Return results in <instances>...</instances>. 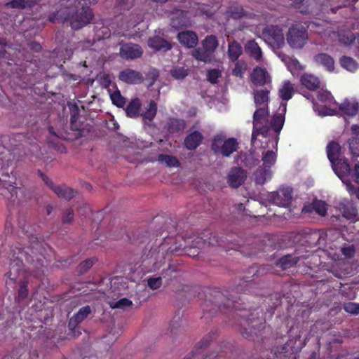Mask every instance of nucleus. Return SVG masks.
<instances>
[{
  "label": "nucleus",
  "instance_id": "f257e3e1",
  "mask_svg": "<svg viewBox=\"0 0 359 359\" xmlns=\"http://www.w3.org/2000/svg\"><path fill=\"white\" fill-rule=\"evenodd\" d=\"M218 290L210 291L209 299L205 300L202 308L204 313L215 314L217 311L226 309L231 313L235 319V325L238 327L241 335L246 339L255 340L263 336L265 327V320L263 317L262 309L259 307L247 309L242 307L241 298L230 294L231 298Z\"/></svg>",
  "mask_w": 359,
  "mask_h": 359
},
{
  "label": "nucleus",
  "instance_id": "f03ea898",
  "mask_svg": "<svg viewBox=\"0 0 359 359\" xmlns=\"http://www.w3.org/2000/svg\"><path fill=\"white\" fill-rule=\"evenodd\" d=\"M45 250L42 243L38 240L25 248L20 243L11 246L8 255L9 271L6 273L8 280L6 283L7 285L15 283L20 275L23 276L24 280L20 282L16 297L18 302L25 299L28 296L27 273H29L37 278H41L44 274V263L47 260Z\"/></svg>",
  "mask_w": 359,
  "mask_h": 359
},
{
  "label": "nucleus",
  "instance_id": "7ed1b4c3",
  "mask_svg": "<svg viewBox=\"0 0 359 359\" xmlns=\"http://www.w3.org/2000/svg\"><path fill=\"white\" fill-rule=\"evenodd\" d=\"M13 156L11 149L0 142V195L9 201L13 205L19 204L21 199L18 194H22L23 190L16 185V175L13 172Z\"/></svg>",
  "mask_w": 359,
  "mask_h": 359
},
{
  "label": "nucleus",
  "instance_id": "20e7f679",
  "mask_svg": "<svg viewBox=\"0 0 359 359\" xmlns=\"http://www.w3.org/2000/svg\"><path fill=\"white\" fill-rule=\"evenodd\" d=\"M94 14L90 8V0H75L73 5L62 8L48 16L51 22H69L71 27L79 30L91 23Z\"/></svg>",
  "mask_w": 359,
  "mask_h": 359
},
{
  "label": "nucleus",
  "instance_id": "39448f33",
  "mask_svg": "<svg viewBox=\"0 0 359 359\" xmlns=\"http://www.w3.org/2000/svg\"><path fill=\"white\" fill-rule=\"evenodd\" d=\"M309 39L306 28L301 24H294L287 33V41L292 48H302Z\"/></svg>",
  "mask_w": 359,
  "mask_h": 359
},
{
  "label": "nucleus",
  "instance_id": "423d86ee",
  "mask_svg": "<svg viewBox=\"0 0 359 359\" xmlns=\"http://www.w3.org/2000/svg\"><path fill=\"white\" fill-rule=\"evenodd\" d=\"M214 335L215 333H210L208 337L203 338L196 344L195 350L192 351L190 354L186 355L183 359H222L224 357L223 351L219 353H217L216 355L212 353L207 355L205 353V349L212 340Z\"/></svg>",
  "mask_w": 359,
  "mask_h": 359
},
{
  "label": "nucleus",
  "instance_id": "0eeeda50",
  "mask_svg": "<svg viewBox=\"0 0 359 359\" xmlns=\"http://www.w3.org/2000/svg\"><path fill=\"white\" fill-rule=\"evenodd\" d=\"M263 36L271 46L280 48L285 44L283 30L277 25H267L262 31Z\"/></svg>",
  "mask_w": 359,
  "mask_h": 359
},
{
  "label": "nucleus",
  "instance_id": "6e6552de",
  "mask_svg": "<svg viewBox=\"0 0 359 359\" xmlns=\"http://www.w3.org/2000/svg\"><path fill=\"white\" fill-rule=\"evenodd\" d=\"M286 109L287 103L281 102L278 109L279 112L273 114V116L271 118L270 121L269 120L267 124V133L269 132L270 130H273L276 134V137L275 138L276 146L278 144V142L279 140L278 135L280 134L284 126Z\"/></svg>",
  "mask_w": 359,
  "mask_h": 359
},
{
  "label": "nucleus",
  "instance_id": "1a4fd4ad",
  "mask_svg": "<svg viewBox=\"0 0 359 359\" xmlns=\"http://www.w3.org/2000/svg\"><path fill=\"white\" fill-rule=\"evenodd\" d=\"M292 189L283 187L269 194V200L276 205L280 207H288L292 201Z\"/></svg>",
  "mask_w": 359,
  "mask_h": 359
},
{
  "label": "nucleus",
  "instance_id": "9d476101",
  "mask_svg": "<svg viewBox=\"0 0 359 359\" xmlns=\"http://www.w3.org/2000/svg\"><path fill=\"white\" fill-rule=\"evenodd\" d=\"M269 111V107L257 108L253 114V126L255 131H267Z\"/></svg>",
  "mask_w": 359,
  "mask_h": 359
},
{
  "label": "nucleus",
  "instance_id": "9b49d317",
  "mask_svg": "<svg viewBox=\"0 0 359 359\" xmlns=\"http://www.w3.org/2000/svg\"><path fill=\"white\" fill-rule=\"evenodd\" d=\"M143 54L142 48L135 43H126L120 48V55L125 60H134L140 57Z\"/></svg>",
  "mask_w": 359,
  "mask_h": 359
},
{
  "label": "nucleus",
  "instance_id": "f8f14e48",
  "mask_svg": "<svg viewBox=\"0 0 359 359\" xmlns=\"http://www.w3.org/2000/svg\"><path fill=\"white\" fill-rule=\"evenodd\" d=\"M247 177L246 172L241 167H233L227 176V182L233 188L239 187Z\"/></svg>",
  "mask_w": 359,
  "mask_h": 359
},
{
  "label": "nucleus",
  "instance_id": "ddd939ff",
  "mask_svg": "<svg viewBox=\"0 0 359 359\" xmlns=\"http://www.w3.org/2000/svg\"><path fill=\"white\" fill-rule=\"evenodd\" d=\"M250 79L255 86H263L271 82V76L266 69L259 67L253 69Z\"/></svg>",
  "mask_w": 359,
  "mask_h": 359
},
{
  "label": "nucleus",
  "instance_id": "4468645a",
  "mask_svg": "<svg viewBox=\"0 0 359 359\" xmlns=\"http://www.w3.org/2000/svg\"><path fill=\"white\" fill-rule=\"evenodd\" d=\"M118 79L128 84L140 83L143 81V76L140 72L130 68L121 71Z\"/></svg>",
  "mask_w": 359,
  "mask_h": 359
},
{
  "label": "nucleus",
  "instance_id": "2eb2a0df",
  "mask_svg": "<svg viewBox=\"0 0 359 359\" xmlns=\"http://www.w3.org/2000/svg\"><path fill=\"white\" fill-rule=\"evenodd\" d=\"M148 46L156 51L167 52L172 48V44L165 39L155 35L148 39Z\"/></svg>",
  "mask_w": 359,
  "mask_h": 359
},
{
  "label": "nucleus",
  "instance_id": "dca6fc26",
  "mask_svg": "<svg viewBox=\"0 0 359 359\" xmlns=\"http://www.w3.org/2000/svg\"><path fill=\"white\" fill-rule=\"evenodd\" d=\"M177 39L184 47L188 48H194L198 41L197 34L190 30L182 31L178 33Z\"/></svg>",
  "mask_w": 359,
  "mask_h": 359
},
{
  "label": "nucleus",
  "instance_id": "f3484780",
  "mask_svg": "<svg viewBox=\"0 0 359 359\" xmlns=\"http://www.w3.org/2000/svg\"><path fill=\"white\" fill-rule=\"evenodd\" d=\"M339 210L343 215L347 219H353L358 215V209L352 201L343 199L339 203Z\"/></svg>",
  "mask_w": 359,
  "mask_h": 359
},
{
  "label": "nucleus",
  "instance_id": "a211bd4d",
  "mask_svg": "<svg viewBox=\"0 0 359 359\" xmlns=\"http://www.w3.org/2000/svg\"><path fill=\"white\" fill-rule=\"evenodd\" d=\"M2 359H39L36 351H31L25 347L13 350L11 355L4 356Z\"/></svg>",
  "mask_w": 359,
  "mask_h": 359
},
{
  "label": "nucleus",
  "instance_id": "6ab92c4d",
  "mask_svg": "<svg viewBox=\"0 0 359 359\" xmlns=\"http://www.w3.org/2000/svg\"><path fill=\"white\" fill-rule=\"evenodd\" d=\"M92 312L90 306L81 307L69 320V330H74L79 323L83 321Z\"/></svg>",
  "mask_w": 359,
  "mask_h": 359
},
{
  "label": "nucleus",
  "instance_id": "aec40b11",
  "mask_svg": "<svg viewBox=\"0 0 359 359\" xmlns=\"http://www.w3.org/2000/svg\"><path fill=\"white\" fill-rule=\"evenodd\" d=\"M244 49L247 55L257 62H259L262 58V51L258 43L255 40L252 39L248 41L245 46Z\"/></svg>",
  "mask_w": 359,
  "mask_h": 359
},
{
  "label": "nucleus",
  "instance_id": "412c9836",
  "mask_svg": "<svg viewBox=\"0 0 359 359\" xmlns=\"http://www.w3.org/2000/svg\"><path fill=\"white\" fill-rule=\"evenodd\" d=\"M270 90L267 88L254 90V102L257 108L269 107Z\"/></svg>",
  "mask_w": 359,
  "mask_h": 359
},
{
  "label": "nucleus",
  "instance_id": "4be33fe9",
  "mask_svg": "<svg viewBox=\"0 0 359 359\" xmlns=\"http://www.w3.org/2000/svg\"><path fill=\"white\" fill-rule=\"evenodd\" d=\"M332 167L334 172L339 177L349 175L351 171L348 161L345 158H341L339 157L337 160L334 161V163H332Z\"/></svg>",
  "mask_w": 359,
  "mask_h": 359
},
{
  "label": "nucleus",
  "instance_id": "5701e85b",
  "mask_svg": "<svg viewBox=\"0 0 359 359\" xmlns=\"http://www.w3.org/2000/svg\"><path fill=\"white\" fill-rule=\"evenodd\" d=\"M327 204L321 200H314L309 205H305L302 209V212L310 213L316 212L318 215L324 217L327 214Z\"/></svg>",
  "mask_w": 359,
  "mask_h": 359
},
{
  "label": "nucleus",
  "instance_id": "b1692460",
  "mask_svg": "<svg viewBox=\"0 0 359 359\" xmlns=\"http://www.w3.org/2000/svg\"><path fill=\"white\" fill-rule=\"evenodd\" d=\"M313 60L317 65L324 67L328 72H332L334 69V60L327 53H318L313 57Z\"/></svg>",
  "mask_w": 359,
  "mask_h": 359
},
{
  "label": "nucleus",
  "instance_id": "393cba45",
  "mask_svg": "<svg viewBox=\"0 0 359 359\" xmlns=\"http://www.w3.org/2000/svg\"><path fill=\"white\" fill-rule=\"evenodd\" d=\"M203 139V136L200 132L194 131L185 137L184 146L188 150H195L201 144Z\"/></svg>",
  "mask_w": 359,
  "mask_h": 359
},
{
  "label": "nucleus",
  "instance_id": "a878e982",
  "mask_svg": "<svg viewBox=\"0 0 359 359\" xmlns=\"http://www.w3.org/2000/svg\"><path fill=\"white\" fill-rule=\"evenodd\" d=\"M339 109L344 114L350 116H354L358 112L359 104L356 101L345 100L342 103L339 104Z\"/></svg>",
  "mask_w": 359,
  "mask_h": 359
},
{
  "label": "nucleus",
  "instance_id": "bb28decb",
  "mask_svg": "<svg viewBox=\"0 0 359 359\" xmlns=\"http://www.w3.org/2000/svg\"><path fill=\"white\" fill-rule=\"evenodd\" d=\"M243 53V48L241 45L236 41L229 43L227 55L229 59L235 62Z\"/></svg>",
  "mask_w": 359,
  "mask_h": 359
},
{
  "label": "nucleus",
  "instance_id": "cd10ccee",
  "mask_svg": "<svg viewBox=\"0 0 359 359\" xmlns=\"http://www.w3.org/2000/svg\"><path fill=\"white\" fill-rule=\"evenodd\" d=\"M301 83L310 90H316L320 86L319 79L312 74H304L300 79Z\"/></svg>",
  "mask_w": 359,
  "mask_h": 359
},
{
  "label": "nucleus",
  "instance_id": "c85d7f7f",
  "mask_svg": "<svg viewBox=\"0 0 359 359\" xmlns=\"http://www.w3.org/2000/svg\"><path fill=\"white\" fill-rule=\"evenodd\" d=\"M228 15L235 20H238L242 18H252L255 15L254 13L248 12L241 6H231L227 11Z\"/></svg>",
  "mask_w": 359,
  "mask_h": 359
},
{
  "label": "nucleus",
  "instance_id": "c756f323",
  "mask_svg": "<svg viewBox=\"0 0 359 359\" xmlns=\"http://www.w3.org/2000/svg\"><path fill=\"white\" fill-rule=\"evenodd\" d=\"M222 146L223 147L219 154L227 157L237 151L238 148V142L236 138L230 137L226 140Z\"/></svg>",
  "mask_w": 359,
  "mask_h": 359
},
{
  "label": "nucleus",
  "instance_id": "7c9ffc66",
  "mask_svg": "<svg viewBox=\"0 0 359 359\" xmlns=\"http://www.w3.org/2000/svg\"><path fill=\"white\" fill-rule=\"evenodd\" d=\"M142 104L139 98H135L128 104L126 113L128 117L137 118L141 115L140 113Z\"/></svg>",
  "mask_w": 359,
  "mask_h": 359
},
{
  "label": "nucleus",
  "instance_id": "2f4dec72",
  "mask_svg": "<svg viewBox=\"0 0 359 359\" xmlns=\"http://www.w3.org/2000/svg\"><path fill=\"white\" fill-rule=\"evenodd\" d=\"M326 150L327 158L331 163H334V161L340 157L341 146L338 142L331 141L327 145Z\"/></svg>",
  "mask_w": 359,
  "mask_h": 359
},
{
  "label": "nucleus",
  "instance_id": "473e14b6",
  "mask_svg": "<svg viewBox=\"0 0 359 359\" xmlns=\"http://www.w3.org/2000/svg\"><path fill=\"white\" fill-rule=\"evenodd\" d=\"M299 257H294L291 255H286L280 257L276 262V266L283 270H286L294 266L299 262Z\"/></svg>",
  "mask_w": 359,
  "mask_h": 359
},
{
  "label": "nucleus",
  "instance_id": "72a5a7b5",
  "mask_svg": "<svg viewBox=\"0 0 359 359\" xmlns=\"http://www.w3.org/2000/svg\"><path fill=\"white\" fill-rule=\"evenodd\" d=\"M53 191L60 198H65L66 200L72 199L76 194V191L66 185L56 186Z\"/></svg>",
  "mask_w": 359,
  "mask_h": 359
},
{
  "label": "nucleus",
  "instance_id": "f704fd0d",
  "mask_svg": "<svg viewBox=\"0 0 359 359\" xmlns=\"http://www.w3.org/2000/svg\"><path fill=\"white\" fill-rule=\"evenodd\" d=\"M192 55L196 60L203 62H210L213 57V55L203 46L195 48Z\"/></svg>",
  "mask_w": 359,
  "mask_h": 359
},
{
  "label": "nucleus",
  "instance_id": "c9c22d12",
  "mask_svg": "<svg viewBox=\"0 0 359 359\" xmlns=\"http://www.w3.org/2000/svg\"><path fill=\"white\" fill-rule=\"evenodd\" d=\"M255 182L257 184H264L267 179L271 178V172L268 168L264 166L258 168L254 174Z\"/></svg>",
  "mask_w": 359,
  "mask_h": 359
},
{
  "label": "nucleus",
  "instance_id": "e433bc0d",
  "mask_svg": "<svg viewBox=\"0 0 359 359\" xmlns=\"http://www.w3.org/2000/svg\"><path fill=\"white\" fill-rule=\"evenodd\" d=\"M196 245L194 248H199L201 245L208 243V245H222L223 241L217 233L212 234L208 239H203L202 238H197Z\"/></svg>",
  "mask_w": 359,
  "mask_h": 359
},
{
  "label": "nucleus",
  "instance_id": "4c0bfd02",
  "mask_svg": "<svg viewBox=\"0 0 359 359\" xmlns=\"http://www.w3.org/2000/svg\"><path fill=\"white\" fill-rule=\"evenodd\" d=\"M157 114V103L154 100H150L145 111L141 114L144 120L151 121Z\"/></svg>",
  "mask_w": 359,
  "mask_h": 359
},
{
  "label": "nucleus",
  "instance_id": "58836bf2",
  "mask_svg": "<svg viewBox=\"0 0 359 359\" xmlns=\"http://www.w3.org/2000/svg\"><path fill=\"white\" fill-rule=\"evenodd\" d=\"M339 62L344 69L352 72L356 71L359 67L358 62L353 58L348 56H342L339 60Z\"/></svg>",
  "mask_w": 359,
  "mask_h": 359
},
{
  "label": "nucleus",
  "instance_id": "ea45409f",
  "mask_svg": "<svg viewBox=\"0 0 359 359\" xmlns=\"http://www.w3.org/2000/svg\"><path fill=\"white\" fill-rule=\"evenodd\" d=\"M202 46L213 55L218 46V40L215 35H208L202 42Z\"/></svg>",
  "mask_w": 359,
  "mask_h": 359
},
{
  "label": "nucleus",
  "instance_id": "a19ab883",
  "mask_svg": "<svg viewBox=\"0 0 359 359\" xmlns=\"http://www.w3.org/2000/svg\"><path fill=\"white\" fill-rule=\"evenodd\" d=\"M294 94V88L290 81H285L279 90L280 97L285 101L290 100Z\"/></svg>",
  "mask_w": 359,
  "mask_h": 359
},
{
  "label": "nucleus",
  "instance_id": "79ce46f5",
  "mask_svg": "<svg viewBox=\"0 0 359 359\" xmlns=\"http://www.w3.org/2000/svg\"><path fill=\"white\" fill-rule=\"evenodd\" d=\"M157 160L158 162L165 164V165L169 168L179 167L180 165L179 160L171 155L161 154L158 156Z\"/></svg>",
  "mask_w": 359,
  "mask_h": 359
},
{
  "label": "nucleus",
  "instance_id": "37998d69",
  "mask_svg": "<svg viewBox=\"0 0 359 359\" xmlns=\"http://www.w3.org/2000/svg\"><path fill=\"white\" fill-rule=\"evenodd\" d=\"M179 11V16L172 18L171 20V25L175 28L182 27L184 26H186L189 22V19L187 17V12L182 10Z\"/></svg>",
  "mask_w": 359,
  "mask_h": 359
},
{
  "label": "nucleus",
  "instance_id": "c03bdc74",
  "mask_svg": "<svg viewBox=\"0 0 359 359\" xmlns=\"http://www.w3.org/2000/svg\"><path fill=\"white\" fill-rule=\"evenodd\" d=\"M185 127V122L183 119L172 118L168 124V130L170 133H178L183 130Z\"/></svg>",
  "mask_w": 359,
  "mask_h": 359
},
{
  "label": "nucleus",
  "instance_id": "a18cd8bd",
  "mask_svg": "<svg viewBox=\"0 0 359 359\" xmlns=\"http://www.w3.org/2000/svg\"><path fill=\"white\" fill-rule=\"evenodd\" d=\"M276 157H277L276 154L273 151L268 150L266 152H264L262 154V161H263L262 166L271 169V168L276 163Z\"/></svg>",
  "mask_w": 359,
  "mask_h": 359
},
{
  "label": "nucleus",
  "instance_id": "49530a36",
  "mask_svg": "<svg viewBox=\"0 0 359 359\" xmlns=\"http://www.w3.org/2000/svg\"><path fill=\"white\" fill-rule=\"evenodd\" d=\"M226 140L225 135L222 134H218L214 137L211 144V149L215 154L219 153Z\"/></svg>",
  "mask_w": 359,
  "mask_h": 359
},
{
  "label": "nucleus",
  "instance_id": "de8ad7c7",
  "mask_svg": "<svg viewBox=\"0 0 359 359\" xmlns=\"http://www.w3.org/2000/svg\"><path fill=\"white\" fill-rule=\"evenodd\" d=\"M254 278L249 279V277H245L241 279V283H239L236 290L237 292H250V289L254 285Z\"/></svg>",
  "mask_w": 359,
  "mask_h": 359
},
{
  "label": "nucleus",
  "instance_id": "09e8293b",
  "mask_svg": "<svg viewBox=\"0 0 359 359\" xmlns=\"http://www.w3.org/2000/svg\"><path fill=\"white\" fill-rule=\"evenodd\" d=\"M96 261L95 258H90L81 262L77 266V272L79 274L86 273L93 266Z\"/></svg>",
  "mask_w": 359,
  "mask_h": 359
},
{
  "label": "nucleus",
  "instance_id": "8fccbe9b",
  "mask_svg": "<svg viewBox=\"0 0 359 359\" xmlns=\"http://www.w3.org/2000/svg\"><path fill=\"white\" fill-rule=\"evenodd\" d=\"M247 69V65L243 60L236 61L234 68L233 69V75L242 77Z\"/></svg>",
  "mask_w": 359,
  "mask_h": 359
},
{
  "label": "nucleus",
  "instance_id": "3c124183",
  "mask_svg": "<svg viewBox=\"0 0 359 359\" xmlns=\"http://www.w3.org/2000/svg\"><path fill=\"white\" fill-rule=\"evenodd\" d=\"M170 74L176 79H183L188 75V69L184 67H175L170 70Z\"/></svg>",
  "mask_w": 359,
  "mask_h": 359
},
{
  "label": "nucleus",
  "instance_id": "603ef678",
  "mask_svg": "<svg viewBox=\"0 0 359 359\" xmlns=\"http://www.w3.org/2000/svg\"><path fill=\"white\" fill-rule=\"evenodd\" d=\"M4 6L8 8H15L20 10L28 8L25 0H10L4 4Z\"/></svg>",
  "mask_w": 359,
  "mask_h": 359
},
{
  "label": "nucleus",
  "instance_id": "864d4df0",
  "mask_svg": "<svg viewBox=\"0 0 359 359\" xmlns=\"http://www.w3.org/2000/svg\"><path fill=\"white\" fill-rule=\"evenodd\" d=\"M110 97L112 103L118 107H123L126 104V99L121 95L118 90L111 94Z\"/></svg>",
  "mask_w": 359,
  "mask_h": 359
},
{
  "label": "nucleus",
  "instance_id": "5fc2aeb1",
  "mask_svg": "<svg viewBox=\"0 0 359 359\" xmlns=\"http://www.w3.org/2000/svg\"><path fill=\"white\" fill-rule=\"evenodd\" d=\"M133 302L128 298H121L119 300L115 302L113 304H111V307L113 309H126L128 307L131 306Z\"/></svg>",
  "mask_w": 359,
  "mask_h": 359
},
{
  "label": "nucleus",
  "instance_id": "6e6d98bb",
  "mask_svg": "<svg viewBox=\"0 0 359 359\" xmlns=\"http://www.w3.org/2000/svg\"><path fill=\"white\" fill-rule=\"evenodd\" d=\"M221 76L219 70L216 69H210L207 72V80L212 83L216 84L218 83V79Z\"/></svg>",
  "mask_w": 359,
  "mask_h": 359
},
{
  "label": "nucleus",
  "instance_id": "4d7b16f0",
  "mask_svg": "<svg viewBox=\"0 0 359 359\" xmlns=\"http://www.w3.org/2000/svg\"><path fill=\"white\" fill-rule=\"evenodd\" d=\"M349 148L354 156H359V137H352L348 140Z\"/></svg>",
  "mask_w": 359,
  "mask_h": 359
},
{
  "label": "nucleus",
  "instance_id": "13d9d810",
  "mask_svg": "<svg viewBox=\"0 0 359 359\" xmlns=\"http://www.w3.org/2000/svg\"><path fill=\"white\" fill-rule=\"evenodd\" d=\"M344 310L351 314H359V304L355 302H348L344 304Z\"/></svg>",
  "mask_w": 359,
  "mask_h": 359
},
{
  "label": "nucleus",
  "instance_id": "bf43d9fd",
  "mask_svg": "<svg viewBox=\"0 0 359 359\" xmlns=\"http://www.w3.org/2000/svg\"><path fill=\"white\" fill-rule=\"evenodd\" d=\"M147 284L151 290L158 289L162 285V278L161 277L149 278L147 280Z\"/></svg>",
  "mask_w": 359,
  "mask_h": 359
},
{
  "label": "nucleus",
  "instance_id": "052dcab7",
  "mask_svg": "<svg viewBox=\"0 0 359 359\" xmlns=\"http://www.w3.org/2000/svg\"><path fill=\"white\" fill-rule=\"evenodd\" d=\"M4 313L0 314V325L3 326L2 330H6L8 327H11L13 325V314L8 313V320L5 322L4 321Z\"/></svg>",
  "mask_w": 359,
  "mask_h": 359
},
{
  "label": "nucleus",
  "instance_id": "680f3d73",
  "mask_svg": "<svg viewBox=\"0 0 359 359\" xmlns=\"http://www.w3.org/2000/svg\"><path fill=\"white\" fill-rule=\"evenodd\" d=\"M341 252L343 255H344L347 258H351L354 256L355 252V248L353 245L344 246L341 249Z\"/></svg>",
  "mask_w": 359,
  "mask_h": 359
},
{
  "label": "nucleus",
  "instance_id": "e2e57ef3",
  "mask_svg": "<svg viewBox=\"0 0 359 359\" xmlns=\"http://www.w3.org/2000/svg\"><path fill=\"white\" fill-rule=\"evenodd\" d=\"M331 93L327 90H320L317 93V98L321 102H327L330 100Z\"/></svg>",
  "mask_w": 359,
  "mask_h": 359
},
{
  "label": "nucleus",
  "instance_id": "0e129e2a",
  "mask_svg": "<svg viewBox=\"0 0 359 359\" xmlns=\"http://www.w3.org/2000/svg\"><path fill=\"white\" fill-rule=\"evenodd\" d=\"M74 219V211L72 208H68L63 213L62 217V223H71Z\"/></svg>",
  "mask_w": 359,
  "mask_h": 359
},
{
  "label": "nucleus",
  "instance_id": "69168bd1",
  "mask_svg": "<svg viewBox=\"0 0 359 359\" xmlns=\"http://www.w3.org/2000/svg\"><path fill=\"white\" fill-rule=\"evenodd\" d=\"M307 27L310 29L311 31H313L318 34H321L325 30L323 27L320 24L313 21L309 22V24L307 25Z\"/></svg>",
  "mask_w": 359,
  "mask_h": 359
},
{
  "label": "nucleus",
  "instance_id": "338daca9",
  "mask_svg": "<svg viewBox=\"0 0 359 359\" xmlns=\"http://www.w3.org/2000/svg\"><path fill=\"white\" fill-rule=\"evenodd\" d=\"M38 173L39 176L41 177L43 182L51 189L53 191L54 188L56 187L53 181L47 177L46 175H44L41 170H38Z\"/></svg>",
  "mask_w": 359,
  "mask_h": 359
},
{
  "label": "nucleus",
  "instance_id": "774afa93",
  "mask_svg": "<svg viewBox=\"0 0 359 359\" xmlns=\"http://www.w3.org/2000/svg\"><path fill=\"white\" fill-rule=\"evenodd\" d=\"M111 81L108 74H104L100 79V83L102 87L107 88L111 85Z\"/></svg>",
  "mask_w": 359,
  "mask_h": 359
}]
</instances>
